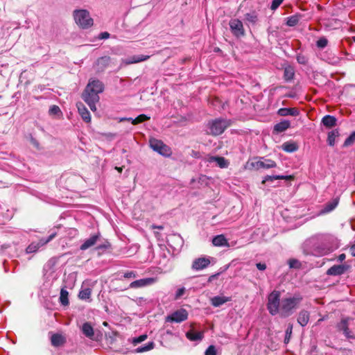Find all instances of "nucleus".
<instances>
[{
	"instance_id": "f257e3e1",
	"label": "nucleus",
	"mask_w": 355,
	"mask_h": 355,
	"mask_svg": "<svg viewBox=\"0 0 355 355\" xmlns=\"http://www.w3.org/2000/svg\"><path fill=\"white\" fill-rule=\"evenodd\" d=\"M279 291H272L268 296L267 309L272 315L279 314L283 318L291 315L299 307L302 296L299 293L288 295L280 299Z\"/></svg>"
},
{
	"instance_id": "f03ea898",
	"label": "nucleus",
	"mask_w": 355,
	"mask_h": 355,
	"mask_svg": "<svg viewBox=\"0 0 355 355\" xmlns=\"http://www.w3.org/2000/svg\"><path fill=\"white\" fill-rule=\"evenodd\" d=\"M104 90L103 83L98 79H90L82 94L83 99L92 111L96 110V103L99 101L100 93Z\"/></svg>"
},
{
	"instance_id": "7ed1b4c3",
	"label": "nucleus",
	"mask_w": 355,
	"mask_h": 355,
	"mask_svg": "<svg viewBox=\"0 0 355 355\" xmlns=\"http://www.w3.org/2000/svg\"><path fill=\"white\" fill-rule=\"evenodd\" d=\"M309 243L313 245L312 253L318 257L328 254L336 248L330 243V238L327 236L313 237Z\"/></svg>"
},
{
	"instance_id": "20e7f679",
	"label": "nucleus",
	"mask_w": 355,
	"mask_h": 355,
	"mask_svg": "<svg viewBox=\"0 0 355 355\" xmlns=\"http://www.w3.org/2000/svg\"><path fill=\"white\" fill-rule=\"evenodd\" d=\"M73 17L76 24L81 28L87 29L93 26L94 20L87 10H75L73 12Z\"/></svg>"
},
{
	"instance_id": "39448f33",
	"label": "nucleus",
	"mask_w": 355,
	"mask_h": 355,
	"mask_svg": "<svg viewBox=\"0 0 355 355\" xmlns=\"http://www.w3.org/2000/svg\"><path fill=\"white\" fill-rule=\"evenodd\" d=\"M277 164L275 161L269 159H264L263 157H255L249 160L245 168L248 170H260L268 169L276 167Z\"/></svg>"
},
{
	"instance_id": "423d86ee",
	"label": "nucleus",
	"mask_w": 355,
	"mask_h": 355,
	"mask_svg": "<svg viewBox=\"0 0 355 355\" xmlns=\"http://www.w3.org/2000/svg\"><path fill=\"white\" fill-rule=\"evenodd\" d=\"M208 125L210 134L213 135H219L230 125V122L226 119H218L210 121Z\"/></svg>"
},
{
	"instance_id": "0eeeda50",
	"label": "nucleus",
	"mask_w": 355,
	"mask_h": 355,
	"mask_svg": "<svg viewBox=\"0 0 355 355\" xmlns=\"http://www.w3.org/2000/svg\"><path fill=\"white\" fill-rule=\"evenodd\" d=\"M188 318V312L184 309H180L173 311L166 318V322H182Z\"/></svg>"
},
{
	"instance_id": "6e6552de",
	"label": "nucleus",
	"mask_w": 355,
	"mask_h": 355,
	"mask_svg": "<svg viewBox=\"0 0 355 355\" xmlns=\"http://www.w3.org/2000/svg\"><path fill=\"white\" fill-rule=\"evenodd\" d=\"M229 24L234 35H235L237 37L244 35L245 31L241 21H240L238 19H233L230 21Z\"/></svg>"
},
{
	"instance_id": "1a4fd4ad",
	"label": "nucleus",
	"mask_w": 355,
	"mask_h": 355,
	"mask_svg": "<svg viewBox=\"0 0 355 355\" xmlns=\"http://www.w3.org/2000/svg\"><path fill=\"white\" fill-rule=\"evenodd\" d=\"M210 263L209 257H200L193 261L192 268L195 270H201L207 268Z\"/></svg>"
},
{
	"instance_id": "9d476101",
	"label": "nucleus",
	"mask_w": 355,
	"mask_h": 355,
	"mask_svg": "<svg viewBox=\"0 0 355 355\" xmlns=\"http://www.w3.org/2000/svg\"><path fill=\"white\" fill-rule=\"evenodd\" d=\"M100 241H101L100 234H94L91 237H89L88 239H87L84 241V243L80 245V249L81 250H85L94 246Z\"/></svg>"
},
{
	"instance_id": "9b49d317",
	"label": "nucleus",
	"mask_w": 355,
	"mask_h": 355,
	"mask_svg": "<svg viewBox=\"0 0 355 355\" xmlns=\"http://www.w3.org/2000/svg\"><path fill=\"white\" fill-rule=\"evenodd\" d=\"M207 162L210 164L215 162L221 168H227L229 165L227 160L223 157L209 156L207 158Z\"/></svg>"
},
{
	"instance_id": "f8f14e48",
	"label": "nucleus",
	"mask_w": 355,
	"mask_h": 355,
	"mask_svg": "<svg viewBox=\"0 0 355 355\" xmlns=\"http://www.w3.org/2000/svg\"><path fill=\"white\" fill-rule=\"evenodd\" d=\"M347 268L345 265H334L327 270V274L331 276L340 275L346 271Z\"/></svg>"
},
{
	"instance_id": "ddd939ff",
	"label": "nucleus",
	"mask_w": 355,
	"mask_h": 355,
	"mask_svg": "<svg viewBox=\"0 0 355 355\" xmlns=\"http://www.w3.org/2000/svg\"><path fill=\"white\" fill-rule=\"evenodd\" d=\"M157 153L164 157H169L172 154V150L169 146L164 144L162 141L157 140Z\"/></svg>"
},
{
	"instance_id": "4468645a",
	"label": "nucleus",
	"mask_w": 355,
	"mask_h": 355,
	"mask_svg": "<svg viewBox=\"0 0 355 355\" xmlns=\"http://www.w3.org/2000/svg\"><path fill=\"white\" fill-rule=\"evenodd\" d=\"M77 108L80 115L81 116L83 120L86 123H89L91 121V116L89 112L87 109V107L84 105L83 103H78L76 104Z\"/></svg>"
},
{
	"instance_id": "2eb2a0df",
	"label": "nucleus",
	"mask_w": 355,
	"mask_h": 355,
	"mask_svg": "<svg viewBox=\"0 0 355 355\" xmlns=\"http://www.w3.org/2000/svg\"><path fill=\"white\" fill-rule=\"evenodd\" d=\"M210 301L213 306L218 307L224 304L225 303L231 301V297L224 295H218L211 298Z\"/></svg>"
},
{
	"instance_id": "dca6fc26",
	"label": "nucleus",
	"mask_w": 355,
	"mask_h": 355,
	"mask_svg": "<svg viewBox=\"0 0 355 355\" xmlns=\"http://www.w3.org/2000/svg\"><path fill=\"white\" fill-rule=\"evenodd\" d=\"M51 343L53 347H60L66 343V338L60 334H53L51 337Z\"/></svg>"
},
{
	"instance_id": "f3484780",
	"label": "nucleus",
	"mask_w": 355,
	"mask_h": 355,
	"mask_svg": "<svg viewBox=\"0 0 355 355\" xmlns=\"http://www.w3.org/2000/svg\"><path fill=\"white\" fill-rule=\"evenodd\" d=\"M154 282L153 278H145V279H141L139 280H136L132 282L130 284V287L132 288H137L140 287H144L149 284H152Z\"/></svg>"
},
{
	"instance_id": "a211bd4d",
	"label": "nucleus",
	"mask_w": 355,
	"mask_h": 355,
	"mask_svg": "<svg viewBox=\"0 0 355 355\" xmlns=\"http://www.w3.org/2000/svg\"><path fill=\"white\" fill-rule=\"evenodd\" d=\"M186 336L191 341H200L204 338V331L190 330L187 332Z\"/></svg>"
},
{
	"instance_id": "6ab92c4d",
	"label": "nucleus",
	"mask_w": 355,
	"mask_h": 355,
	"mask_svg": "<svg viewBox=\"0 0 355 355\" xmlns=\"http://www.w3.org/2000/svg\"><path fill=\"white\" fill-rule=\"evenodd\" d=\"M310 314L306 310L301 311L297 316V322L302 327H305L309 321Z\"/></svg>"
},
{
	"instance_id": "aec40b11",
	"label": "nucleus",
	"mask_w": 355,
	"mask_h": 355,
	"mask_svg": "<svg viewBox=\"0 0 355 355\" xmlns=\"http://www.w3.org/2000/svg\"><path fill=\"white\" fill-rule=\"evenodd\" d=\"M212 243L214 246L223 247L229 246V243L224 235L220 234L214 236L212 239Z\"/></svg>"
},
{
	"instance_id": "412c9836",
	"label": "nucleus",
	"mask_w": 355,
	"mask_h": 355,
	"mask_svg": "<svg viewBox=\"0 0 355 355\" xmlns=\"http://www.w3.org/2000/svg\"><path fill=\"white\" fill-rule=\"evenodd\" d=\"M150 58L149 55H133L131 56L124 60V63L125 64H131L134 63L140 62L144 60H146Z\"/></svg>"
},
{
	"instance_id": "4be33fe9",
	"label": "nucleus",
	"mask_w": 355,
	"mask_h": 355,
	"mask_svg": "<svg viewBox=\"0 0 355 355\" xmlns=\"http://www.w3.org/2000/svg\"><path fill=\"white\" fill-rule=\"evenodd\" d=\"M348 321L349 318H343L341 321L338 324V329L340 331H342L346 337H350V331L348 327Z\"/></svg>"
},
{
	"instance_id": "5701e85b",
	"label": "nucleus",
	"mask_w": 355,
	"mask_h": 355,
	"mask_svg": "<svg viewBox=\"0 0 355 355\" xmlns=\"http://www.w3.org/2000/svg\"><path fill=\"white\" fill-rule=\"evenodd\" d=\"M337 119L335 116L326 115L322 119V123L328 128H331L336 125Z\"/></svg>"
},
{
	"instance_id": "b1692460",
	"label": "nucleus",
	"mask_w": 355,
	"mask_h": 355,
	"mask_svg": "<svg viewBox=\"0 0 355 355\" xmlns=\"http://www.w3.org/2000/svg\"><path fill=\"white\" fill-rule=\"evenodd\" d=\"M277 114L281 116H297L299 111L296 108H280L277 111Z\"/></svg>"
},
{
	"instance_id": "393cba45",
	"label": "nucleus",
	"mask_w": 355,
	"mask_h": 355,
	"mask_svg": "<svg viewBox=\"0 0 355 355\" xmlns=\"http://www.w3.org/2000/svg\"><path fill=\"white\" fill-rule=\"evenodd\" d=\"M291 125L290 121L288 120H282L274 126V131L279 133L286 130Z\"/></svg>"
},
{
	"instance_id": "a878e982",
	"label": "nucleus",
	"mask_w": 355,
	"mask_h": 355,
	"mask_svg": "<svg viewBox=\"0 0 355 355\" xmlns=\"http://www.w3.org/2000/svg\"><path fill=\"white\" fill-rule=\"evenodd\" d=\"M282 148L287 153H293L297 150L298 146L295 142L287 141L282 144Z\"/></svg>"
},
{
	"instance_id": "bb28decb",
	"label": "nucleus",
	"mask_w": 355,
	"mask_h": 355,
	"mask_svg": "<svg viewBox=\"0 0 355 355\" xmlns=\"http://www.w3.org/2000/svg\"><path fill=\"white\" fill-rule=\"evenodd\" d=\"M82 331L83 333L85 335V336L88 337L90 339L93 338L94 334V329L89 322H85L83 324Z\"/></svg>"
},
{
	"instance_id": "cd10ccee",
	"label": "nucleus",
	"mask_w": 355,
	"mask_h": 355,
	"mask_svg": "<svg viewBox=\"0 0 355 355\" xmlns=\"http://www.w3.org/2000/svg\"><path fill=\"white\" fill-rule=\"evenodd\" d=\"M295 76L294 68L291 66H287L284 70V78L286 81H291L293 79Z\"/></svg>"
},
{
	"instance_id": "c85d7f7f",
	"label": "nucleus",
	"mask_w": 355,
	"mask_h": 355,
	"mask_svg": "<svg viewBox=\"0 0 355 355\" xmlns=\"http://www.w3.org/2000/svg\"><path fill=\"white\" fill-rule=\"evenodd\" d=\"M338 204V199L334 198L331 202H329L327 203L324 207V209L322 211V214L328 213L334 210Z\"/></svg>"
},
{
	"instance_id": "c756f323",
	"label": "nucleus",
	"mask_w": 355,
	"mask_h": 355,
	"mask_svg": "<svg viewBox=\"0 0 355 355\" xmlns=\"http://www.w3.org/2000/svg\"><path fill=\"white\" fill-rule=\"evenodd\" d=\"M110 248L111 243L107 240L104 239L95 249L99 252L98 254H101Z\"/></svg>"
},
{
	"instance_id": "7c9ffc66",
	"label": "nucleus",
	"mask_w": 355,
	"mask_h": 355,
	"mask_svg": "<svg viewBox=\"0 0 355 355\" xmlns=\"http://www.w3.org/2000/svg\"><path fill=\"white\" fill-rule=\"evenodd\" d=\"M339 136V132L337 129L333 130L328 134L327 142L331 146H334L336 142V138Z\"/></svg>"
},
{
	"instance_id": "2f4dec72",
	"label": "nucleus",
	"mask_w": 355,
	"mask_h": 355,
	"mask_svg": "<svg viewBox=\"0 0 355 355\" xmlns=\"http://www.w3.org/2000/svg\"><path fill=\"white\" fill-rule=\"evenodd\" d=\"M69 293L65 288H62L60 291V302L63 306H67L69 304Z\"/></svg>"
},
{
	"instance_id": "473e14b6",
	"label": "nucleus",
	"mask_w": 355,
	"mask_h": 355,
	"mask_svg": "<svg viewBox=\"0 0 355 355\" xmlns=\"http://www.w3.org/2000/svg\"><path fill=\"white\" fill-rule=\"evenodd\" d=\"M159 248L162 251V257H163V263L164 266H166V263L168 261V255L170 254V251L166 248L164 243H157Z\"/></svg>"
},
{
	"instance_id": "72a5a7b5",
	"label": "nucleus",
	"mask_w": 355,
	"mask_h": 355,
	"mask_svg": "<svg viewBox=\"0 0 355 355\" xmlns=\"http://www.w3.org/2000/svg\"><path fill=\"white\" fill-rule=\"evenodd\" d=\"M92 290L89 288H86L79 292L78 297L81 300H88L90 298Z\"/></svg>"
},
{
	"instance_id": "f704fd0d",
	"label": "nucleus",
	"mask_w": 355,
	"mask_h": 355,
	"mask_svg": "<svg viewBox=\"0 0 355 355\" xmlns=\"http://www.w3.org/2000/svg\"><path fill=\"white\" fill-rule=\"evenodd\" d=\"M154 346H155L154 343L153 341H151V342H149L147 345H146L144 347H137L135 349V352L137 353L147 352V351L153 349L154 348Z\"/></svg>"
},
{
	"instance_id": "c9c22d12",
	"label": "nucleus",
	"mask_w": 355,
	"mask_h": 355,
	"mask_svg": "<svg viewBox=\"0 0 355 355\" xmlns=\"http://www.w3.org/2000/svg\"><path fill=\"white\" fill-rule=\"evenodd\" d=\"M57 235L56 232H53L49 235V236L47 239H41L37 242V244L40 248L42 246H44V245L47 244L49 242H50L51 240H53Z\"/></svg>"
},
{
	"instance_id": "e433bc0d",
	"label": "nucleus",
	"mask_w": 355,
	"mask_h": 355,
	"mask_svg": "<svg viewBox=\"0 0 355 355\" xmlns=\"http://www.w3.org/2000/svg\"><path fill=\"white\" fill-rule=\"evenodd\" d=\"M245 19L252 24H254L257 21V15L254 12L247 13L245 15Z\"/></svg>"
},
{
	"instance_id": "4c0bfd02",
	"label": "nucleus",
	"mask_w": 355,
	"mask_h": 355,
	"mask_svg": "<svg viewBox=\"0 0 355 355\" xmlns=\"http://www.w3.org/2000/svg\"><path fill=\"white\" fill-rule=\"evenodd\" d=\"M110 60H111L110 57H109V56L101 57L98 59L97 64L98 66H101L102 69L105 68L109 64Z\"/></svg>"
},
{
	"instance_id": "58836bf2",
	"label": "nucleus",
	"mask_w": 355,
	"mask_h": 355,
	"mask_svg": "<svg viewBox=\"0 0 355 355\" xmlns=\"http://www.w3.org/2000/svg\"><path fill=\"white\" fill-rule=\"evenodd\" d=\"M292 179L291 175H268L265 178V181L274 180H291Z\"/></svg>"
},
{
	"instance_id": "ea45409f",
	"label": "nucleus",
	"mask_w": 355,
	"mask_h": 355,
	"mask_svg": "<svg viewBox=\"0 0 355 355\" xmlns=\"http://www.w3.org/2000/svg\"><path fill=\"white\" fill-rule=\"evenodd\" d=\"M300 17L298 15H293L287 18L286 24L288 26H295L299 22Z\"/></svg>"
},
{
	"instance_id": "a19ab883",
	"label": "nucleus",
	"mask_w": 355,
	"mask_h": 355,
	"mask_svg": "<svg viewBox=\"0 0 355 355\" xmlns=\"http://www.w3.org/2000/svg\"><path fill=\"white\" fill-rule=\"evenodd\" d=\"M149 119H150V117L147 116L146 114H142L139 115L135 119H132V123L134 125H137V124L144 122Z\"/></svg>"
},
{
	"instance_id": "79ce46f5",
	"label": "nucleus",
	"mask_w": 355,
	"mask_h": 355,
	"mask_svg": "<svg viewBox=\"0 0 355 355\" xmlns=\"http://www.w3.org/2000/svg\"><path fill=\"white\" fill-rule=\"evenodd\" d=\"M292 332H293V324H289L287 327V329L286 330V335H285V338H284L285 343H288L289 342Z\"/></svg>"
},
{
	"instance_id": "37998d69",
	"label": "nucleus",
	"mask_w": 355,
	"mask_h": 355,
	"mask_svg": "<svg viewBox=\"0 0 355 355\" xmlns=\"http://www.w3.org/2000/svg\"><path fill=\"white\" fill-rule=\"evenodd\" d=\"M40 248L37 243H31L26 248L27 253H33L36 252Z\"/></svg>"
},
{
	"instance_id": "c03bdc74",
	"label": "nucleus",
	"mask_w": 355,
	"mask_h": 355,
	"mask_svg": "<svg viewBox=\"0 0 355 355\" xmlns=\"http://www.w3.org/2000/svg\"><path fill=\"white\" fill-rule=\"evenodd\" d=\"M147 338V335L146 334H143V335H141L137 338H134L132 339V344L134 345H137V344L144 341Z\"/></svg>"
},
{
	"instance_id": "a18cd8bd",
	"label": "nucleus",
	"mask_w": 355,
	"mask_h": 355,
	"mask_svg": "<svg viewBox=\"0 0 355 355\" xmlns=\"http://www.w3.org/2000/svg\"><path fill=\"white\" fill-rule=\"evenodd\" d=\"M205 355H217V350L214 345H209L205 352Z\"/></svg>"
},
{
	"instance_id": "49530a36",
	"label": "nucleus",
	"mask_w": 355,
	"mask_h": 355,
	"mask_svg": "<svg viewBox=\"0 0 355 355\" xmlns=\"http://www.w3.org/2000/svg\"><path fill=\"white\" fill-rule=\"evenodd\" d=\"M288 264L291 268H299L301 266L300 262L297 259L289 260Z\"/></svg>"
},
{
	"instance_id": "de8ad7c7",
	"label": "nucleus",
	"mask_w": 355,
	"mask_h": 355,
	"mask_svg": "<svg viewBox=\"0 0 355 355\" xmlns=\"http://www.w3.org/2000/svg\"><path fill=\"white\" fill-rule=\"evenodd\" d=\"M328 41L326 38L322 37L317 41V46L318 48H324L327 45Z\"/></svg>"
},
{
	"instance_id": "09e8293b",
	"label": "nucleus",
	"mask_w": 355,
	"mask_h": 355,
	"mask_svg": "<svg viewBox=\"0 0 355 355\" xmlns=\"http://www.w3.org/2000/svg\"><path fill=\"white\" fill-rule=\"evenodd\" d=\"M166 242L168 243V245L173 248L171 244H170V242L173 241V240H178L180 243H182V239L181 238L178 236V235H175V234H173V235H171L169 236V237H166Z\"/></svg>"
},
{
	"instance_id": "8fccbe9b",
	"label": "nucleus",
	"mask_w": 355,
	"mask_h": 355,
	"mask_svg": "<svg viewBox=\"0 0 355 355\" xmlns=\"http://www.w3.org/2000/svg\"><path fill=\"white\" fill-rule=\"evenodd\" d=\"M284 1V0H273L270 6L272 10H275Z\"/></svg>"
},
{
	"instance_id": "3c124183",
	"label": "nucleus",
	"mask_w": 355,
	"mask_h": 355,
	"mask_svg": "<svg viewBox=\"0 0 355 355\" xmlns=\"http://www.w3.org/2000/svg\"><path fill=\"white\" fill-rule=\"evenodd\" d=\"M355 141V131L345 140V146L351 145Z\"/></svg>"
},
{
	"instance_id": "603ef678",
	"label": "nucleus",
	"mask_w": 355,
	"mask_h": 355,
	"mask_svg": "<svg viewBox=\"0 0 355 355\" xmlns=\"http://www.w3.org/2000/svg\"><path fill=\"white\" fill-rule=\"evenodd\" d=\"M61 112L60 107L58 105H53L50 107L49 113L51 114H58Z\"/></svg>"
},
{
	"instance_id": "864d4df0",
	"label": "nucleus",
	"mask_w": 355,
	"mask_h": 355,
	"mask_svg": "<svg viewBox=\"0 0 355 355\" xmlns=\"http://www.w3.org/2000/svg\"><path fill=\"white\" fill-rule=\"evenodd\" d=\"M297 60L298 63L302 64H306L307 63V58L303 55H298L297 56Z\"/></svg>"
},
{
	"instance_id": "5fc2aeb1",
	"label": "nucleus",
	"mask_w": 355,
	"mask_h": 355,
	"mask_svg": "<svg viewBox=\"0 0 355 355\" xmlns=\"http://www.w3.org/2000/svg\"><path fill=\"white\" fill-rule=\"evenodd\" d=\"M30 141L31 143V144L35 147L37 149H40V143L38 142V141L35 139L33 137L31 136L30 137Z\"/></svg>"
},
{
	"instance_id": "6e6d98bb",
	"label": "nucleus",
	"mask_w": 355,
	"mask_h": 355,
	"mask_svg": "<svg viewBox=\"0 0 355 355\" xmlns=\"http://www.w3.org/2000/svg\"><path fill=\"white\" fill-rule=\"evenodd\" d=\"M137 276V274L134 271H128L124 273L123 277L125 278L129 279V278H135Z\"/></svg>"
},
{
	"instance_id": "4d7b16f0",
	"label": "nucleus",
	"mask_w": 355,
	"mask_h": 355,
	"mask_svg": "<svg viewBox=\"0 0 355 355\" xmlns=\"http://www.w3.org/2000/svg\"><path fill=\"white\" fill-rule=\"evenodd\" d=\"M184 292H185V288H178L177 290V291H176V293H175V299H178L181 296H182L184 295Z\"/></svg>"
},
{
	"instance_id": "13d9d810",
	"label": "nucleus",
	"mask_w": 355,
	"mask_h": 355,
	"mask_svg": "<svg viewBox=\"0 0 355 355\" xmlns=\"http://www.w3.org/2000/svg\"><path fill=\"white\" fill-rule=\"evenodd\" d=\"M110 35L108 32H103L99 34L98 38L100 40L107 39L110 37Z\"/></svg>"
},
{
	"instance_id": "bf43d9fd",
	"label": "nucleus",
	"mask_w": 355,
	"mask_h": 355,
	"mask_svg": "<svg viewBox=\"0 0 355 355\" xmlns=\"http://www.w3.org/2000/svg\"><path fill=\"white\" fill-rule=\"evenodd\" d=\"M256 266L259 270H264L266 268V265L265 263H258Z\"/></svg>"
},
{
	"instance_id": "052dcab7",
	"label": "nucleus",
	"mask_w": 355,
	"mask_h": 355,
	"mask_svg": "<svg viewBox=\"0 0 355 355\" xmlns=\"http://www.w3.org/2000/svg\"><path fill=\"white\" fill-rule=\"evenodd\" d=\"M150 148L155 151V139L152 138L149 141Z\"/></svg>"
},
{
	"instance_id": "680f3d73",
	"label": "nucleus",
	"mask_w": 355,
	"mask_h": 355,
	"mask_svg": "<svg viewBox=\"0 0 355 355\" xmlns=\"http://www.w3.org/2000/svg\"><path fill=\"white\" fill-rule=\"evenodd\" d=\"M345 254H340L338 257V260L340 262H342L343 261H344L345 259Z\"/></svg>"
},
{
	"instance_id": "e2e57ef3",
	"label": "nucleus",
	"mask_w": 355,
	"mask_h": 355,
	"mask_svg": "<svg viewBox=\"0 0 355 355\" xmlns=\"http://www.w3.org/2000/svg\"><path fill=\"white\" fill-rule=\"evenodd\" d=\"M350 252L352 255L355 257V243L351 247Z\"/></svg>"
},
{
	"instance_id": "0e129e2a",
	"label": "nucleus",
	"mask_w": 355,
	"mask_h": 355,
	"mask_svg": "<svg viewBox=\"0 0 355 355\" xmlns=\"http://www.w3.org/2000/svg\"><path fill=\"white\" fill-rule=\"evenodd\" d=\"M170 268H166L165 270L164 269H162L161 268H158L157 267V270H156V272H166L167 270H168Z\"/></svg>"
},
{
	"instance_id": "69168bd1",
	"label": "nucleus",
	"mask_w": 355,
	"mask_h": 355,
	"mask_svg": "<svg viewBox=\"0 0 355 355\" xmlns=\"http://www.w3.org/2000/svg\"><path fill=\"white\" fill-rule=\"evenodd\" d=\"M115 169L119 172V173H121L123 169V166H116L115 167Z\"/></svg>"
},
{
	"instance_id": "338daca9",
	"label": "nucleus",
	"mask_w": 355,
	"mask_h": 355,
	"mask_svg": "<svg viewBox=\"0 0 355 355\" xmlns=\"http://www.w3.org/2000/svg\"><path fill=\"white\" fill-rule=\"evenodd\" d=\"M151 227H152V228H155V225H151Z\"/></svg>"
},
{
	"instance_id": "774afa93",
	"label": "nucleus",
	"mask_w": 355,
	"mask_h": 355,
	"mask_svg": "<svg viewBox=\"0 0 355 355\" xmlns=\"http://www.w3.org/2000/svg\"><path fill=\"white\" fill-rule=\"evenodd\" d=\"M353 40L355 42V37H353Z\"/></svg>"
}]
</instances>
